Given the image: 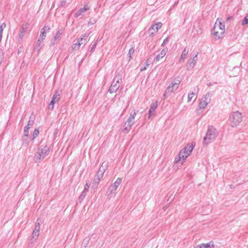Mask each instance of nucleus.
<instances>
[{"mask_svg": "<svg viewBox=\"0 0 248 248\" xmlns=\"http://www.w3.org/2000/svg\"><path fill=\"white\" fill-rule=\"evenodd\" d=\"M195 146V142H191L186 145L179 152L178 156L175 158V163L182 165L186 158L190 155Z\"/></svg>", "mask_w": 248, "mask_h": 248, "instance_id": "f257e3e1", "label": "nucleus"}, {"mask_svg": "<svg viewBox=\"0 0 248 248\" xmlns=\"http://www.w3.org/2000/svg\"><path fill=\"white\" fill-rule=\"evenodd\" d=\"M225 25L222 23L221 19L217 18L212 30V34L215 40L223 38L225 33Z\"/></svg>", "mask_w": 248, "mask_h": 248, "instance_id": "f03ea898", "label": "nucleus"}, {"mask_svg": "<svg viewBox=\"0 0 248 248\" xmlns=\"http://www.w3.org/2000/svg\"><path fill=\"white\" fill-rule=\"evenodd\" d=\"M218 135L217 130L212 126L208 127L205 136L203 138V142L207 145L215 140Z\"/></svg>", "mask_w": 248, "mask_h": 248, "instance_id": "7ed1b4c3", "label": "nucleus"}, {"mask_svg": "<svg viewBox=\"0 0 248 248\" xmlns=\"http://www.w3.org/2000/svg\"><path fill=\"white\" fill-rule=\"evenodd\" d=\"M49 153V148L45 144H42L38 147V152L34 155L35 161L43 159Z\"/></svg>", "mask_w": 248, "mask_h": 248, "instance_id": "20e7f679", "label": "nucleus"}, {"mask_svg": "<svg viewBox=\"0 0 248 248\" xmlns=\"http://www.w3.org/2000/svg\"><path fill=\"white\" fill-rule=\"evenodd\" d=\"M138 112V110H134L133 112L130 113L127 120L123 125L122 131L124 132H128L131 129L132 126L135 124V116Z\"/></svg>", "mask_w": 248, "mask_h": 248, "instance_id": "39448f33", "label": "nucleus"}, {"mask_svg": "<svg viewBox=\"0 0 248 248\" xmlns=\"http://www.w3.org/2000/svg\"><path fill=\"white\" fill-rule=\"evenodd\" d=\"M180 80L178 78H175L169 85L165 91L164 99L167 98L172 93L175 92L179 87L180 83Z\"/></svg>", "mask_w": 248, "mask_h": 248, "instance_id": "423d86ee", "label": "nucleus"}, {"mask_svg": "<svg viewBox=\"0 0 248 248\" xmlns=\"http://www.w3.org/2000/svg\"><path fill=\"white\" fill-rule=\"evenodd\" d=\"M50 28L48 26H44L41 30L39 37L37 41L36 44L34 46V50L39 51L42 47V44L46 37V32L48 31Z\"/></svg>", "mask_w": 248, "mask_h": 248, "instance_id": "0eeeda50", "label": "nucleus"}, {"mask_svg": "<svg viewBox=\"0 0 248 248\" xmlns=\"http://www.w3.org/2000/svg\"><path fill=\"white\" fill-rule=\"evenodd\" d=\"M122 81V76L118 75L115 77L109 88L108 92L110 93H116L120 87V83Z\"/></svg>", "mask_w": 248, "mask_h": 248, "instance_id": "6e6552de", "label": "nucleus"}, {"mask_svg": "<svg viewBox=\"0 0 248 248\" xmlns=\"http://www.w3.org/2000/svg\"><path fill=\"white\" fill-rule=\"evenodd\" d=\"M242 121L241 113L238 111L233 112L230 117V124L234 127L238 125Z\"/></svg>", "mask_w": 248, "mask_h": 248, "instance_id": "1a4fd4ad", "label": "nucleus"}, {"mask_svg": "<svg viewBox=\"0 0 248 248\" xmlns=\"http://www.w3.org/2000/svg\"><path fill=\"white\" fill-rule=\"evenodd\" d=\"M211 101V97L209 93H207L203 95L201 99L199 107L200 108H205L207 105Z\"/></svg>", "mask_w": 248, "mask_h": 248, "instance_id": "9d476101", "label": "nucleus"}, {"mask_svg": "<svg viewBox=\"0 0 248 248\" xmlns=\"http://www.w3.org/2000/svg\"><path fill=\"white\" fill-rule=\"evenodd\" d=\"M122 182V179L118 178L113 184L111 185L108 188L109 195H114L116 190L121 185Z\"/></svg>", "mask_w": 248, "mask_h": 248, "instance_id": "9b49d317", "label": "nucleus"}, {"mask_svg": "<svg viewBox=\"0 0 248 248\" xmlns=\"http://www.w3.org/2000/svg\"><path fill=\"white\" fill-rule=\"evenodd\" d=\"M108 162H103L101 165V166L98 170L97 172V173L94 177L96 178L97 179L100 180L102 178L103 174H104V172H105V170H106L107 168L108 167Z\"/></svg>", "mask_w": 248, "mask_h": 248, "instance_id": "f8f14e48", "label": "nucleus"}, {"mask_svg": "<svg viewBox=\"0 0 248 248\" xmlns=\"http://www.w3.org/2000/svg\"><path fill=\"white\" fill-rule=\"evenodd\" d=\"M197 55L198 53L196 54L193 58L190 59L188 61L186 65L187 70H190L193 68V67L195 66L197 61Z\"/></svg>", "mask_w": 248, "mask_h": 248, "instance_id": "ddd939ff", "label": "nucleus"}, {"mask_svg": "<svg viewBox=\"0 0 248 248\" xmlns=\"http://www.w3.org/2000/svg\"><path fill=\"white\" fill-rule=\"evenodd\" d=\"M40 232V224L39 223H37L35 225V227L32 233V239H37L38 236L39 235Z\"/></svg>", "mask_w": 248, "mask_h": 248, "instance_id": "4468645a", "label": "nucleus"}, {"mask_svg": "<svg viewBox=\"0 0 248 248\" xmlns=\"http://www.w3.org/2000/svg\"><path fill=\"white\" fill-rule=\"evenodd\" d=\"M27 29L28 26L27 24L24 25L22 26L18 34V41H21L22 40L25 33L27 32Z\"/></svg>", "mask_w": 248, "mask_h": 248, "instance_id": "2eb2a0df", "label": "nucleus"}, {"mask_svg": "<svg viewBox=\"0 0 248 248\" xmlns=\"http://www.w3.org/2000/svg\"><path fill=\"white\" fill-rule=\"evenodd\" d=\"M167 51V48L163 49L157 55L155 58V61L156 62L160 61L166 55Z\"/></svg>", "mask_w": 248, "mask_h": 248, "instance_id": "dca6fc26", "label": "nucleus"}, {"mask_svg": "<svg viewBox=\"0 0 248 248\" xmlns=\"http://www.w3.org/2000/svg\"><path fill=\"white\" fill-rule=\"evenodd\" d=\"M162 23L161 22H158L153 26L150 28V30H153L154 31L151 32L152 34L157 32L158 30L161 27Z\"/></svg>", "mask_w": 248, "mask_h": 248, "instance_id": "f3484780", "label": "nucleus"}, {"mask_svg": "<svg viewBox=\"0 0 248 248\" xmlns=\"http://www.w3.org/2000/svg\"><path fill=\"white\" fill-rule=\"evenodd\" d=\"M90 33H85L82 35V36L78 40V41L80 42L81 45L86 43L89 41V35Z\"/></svg>", "mask_w": 248, "mask_h": 248, "instance_id": "a211bd4d", "label": "nucleus"}, {"mask_svg": "<svg viewBox=\"0 0 248 248\" xmlns=\"http://www.w3.org/2000/svg\"><path fill=\"white\" fill-rule=\"evenodd\" d=\"M157 105L158 104L157 101L152 104L149 111V118H150L151 116H152L153 114L154 113L155 109L157 107Z\"/></svg>", "mask_w": 248, "mask_h": 248, "instance_id": "6ab92c4d", "label": "nucleus"}, {"mask_svg": "<svg viewBox=\"0 0 248 248\" xmlns=\"http://www.w3.org/2000/svg\"><path fill=\"white\" fill-rule=\"evenodd\" d=\"M89 9V8L87 7V5H85L84 8L80 9L78 11H77L75 14V17H78L82 15V13L88 10Z\"/></svg>", "mask_w": 248, "mask_h": 248, "instance_id": "aec40b11", "label": "nucleus"}, {"mask_svg": "<svg viewBox=\"0 0 248 248\" xmlns=\"http://www.w3.org/2000/svg\"><path fill=\"white\" fill-rule=\"evenodd\" d=\"M188 53V49L186 48H185L183 50V51L182 53L181 56L180 57V58L179 60V62H184V60L186 58Z\"/></svg>", "mask_w": 248, "mask_h": 248, "instance_id": "412c9836", "label": "nucleus"}, {"mask_svg": "<svg viewBox=\"0 0 248 248\" xmlns=\"http://www.w3.org/2000/svg\"><path fill=\"white\" fill-rule=\"evenodd\" d=\"M196 94L194 92H192L191 93H188V94L187 101L189 102L191 101L192 100H193V102H194L196 100Z\"/></svg>", "mask_w": 248, "mask_h": 248, "instance_id": "4be33fe9", "label": "nucleus"}, {"mask_svg": "<svg viewBox=\"0 0 248 248\" xmlns=\"http://www.w3.org/2000/svg\"><path fill=\"white\" fill-rule=\"evenodd\" d=\"M241 25L245 27H248V14H247L241 22Z\"/></svg>", "mask_w": 248, "mask_h": 248, "instance_id": "5701e85b", "label": "nucleus"}, {"mask_svg": "<svg viewBox=\"0 0 248 248\" xmlns=\"http://www.w3.org/2000/svg\"><path fill=\"white\" fill-rule=\"evenodd\" d=\"M60 99V95L58 91H56L55 93L54 94L52 100L54 101L55 102H57L59 101Z\"/></svg>", "mask_w": 248, "mask_h": 248, "instance_id": "b1692460", "label": "nucleus"}, {"mask_svg": "<svg viewBox=\"0 0 248 248\" xmlns=\"http://www.w3.org/2000/svg\"><path fill=\"white\" fill-rule=\"evenodd\" d=\"M62 33L63 30L62 29L59 30L54 36V39L55 40L59 39L61 37V36L62 35Z\"/></svg>", "mask_w": 248, "mask_h": 248, "instance_id": "393cba45", "label": "nucleus"}, {"mask_svg": "<svg viewBox=\"0 0 248 248\" xmlns=\"http://www.w3.org/2000/svg\"><path fill=\"white\" fill-rule=\"evenodd\" d=\"M100 181L99 179H97L96 178H94L93 185H92V188L93 189L97 188L98 185L100 182Z\"/></svg>", "mask_w": 248, "mask_h": 248, "instance_id": "a878e982", "label": "nucleus"}, {"mask_svg": "<svg viewBox=\"0 0 248 248\" xmlns=\"http://www.w3.org/2000/svg\"><path fill=\"white\" fill-rule=\"evenodd\" d=\"M6 27V24L5 23H2V24L0 26V42H1L2 38V35L3 33V31L4 29Z\"/></svg>", "mask_w": 248, "mask_h": 248, "instance_id": "bb28decb", "label": "nucleus"}, {"mask_svg": "<svg viewBox=\"0 0 248 248\" xmlns=\"http://www.w3.org/2000/svg\"><path fill=\"white\" fill-rule=\"evenodd\" d=\"M202 247H203V248H213L214 245L212 242H210L206 244H202Z\"/></svg>", "mask_w": 248, "mask_h": 248, "instance_id": "cd10ccee", "label": "nucleus"}, {"mask_svg": "<svg viewBox=\"0 0 248 248\" xmlns=\"http://www.w3.org/2000/svg\"><path fill=\"white\" fill-rule=\"evenodd\" d=\"M81 44L78 41L72 46V49L74 50H78Z\"/></svg>", "mask_w": 248, "mask_h": 248, "instance_id": "c85d7f7f", "label": "nucleus"}, {"mask_svg": "<svg viewBox=\"0 0 248 248\" xmlns=\"http://www.w3.org/2000/svg\"><path fill=\"white\" fill-rule=\"evenodd\" d=\"M87 192L82 191L80 195L78 197V200L80 202H81L85 198Z\"/></svg>", "mask_w": 248, "mask_h": 248, "instance_id": "c756f323", "label": "nucleus"}, {"mask_svg": "<svg viewBox=\"0 0 248 248\" xmlns=\"http://www.w3.org/2000/svg\"><path fill=\"white\" fill-rule=\"evenodd\" d=\"M39 134V131L38 129H35L34 131V132L32 135V138L31 139V140H33L36 137H37Z\"/></svg>", "mask_w": 248, "mask_h": 248, "instance_id": "7c9ffc66", "label": "nucleus"}, {"mask_svg": "<svg viewBox=\"0 0 248 248\" xmlns=\"http://www.w3.org/2000/svg\"><path fill=\"white\" fill-rule=\"evenodd\" d=\"M33 123H34L33 120H31V118H30V119L28 121V124L26 126L28 127L29 128H31V127L33 125Z\"/></svg>", "mask_w": 248, "mask_h": 248, "instance_id": "2f4dec72", "label": "nucleus"}, {"mask_svg": "<svg viewBox=\"0 0 248 248\" xmlns=\"http://www.w3.org/2000/svg\"><path fill=\"white\" fill-rule=\"evenodd\" d=\"M29 128L28 127L25 126L24 128V136L25 137H28L29 136Z\"/></svg>", "mask_w": 248, "mask_h": 248, "instance_id": "473e14b6", "label": "nucleus"}, {"mask_svg": "<svg viewBox=\"0 0 248 248\" xmlns=\"http://www.w3.org/2000/svg\"><path fill=\"white\" fill-rule=\"evenodd\" d=\"M134 52V47H132L129 50V52H128V55H129V57L130 59H131L132 58V56Z\"/></svg>", "mask_w": 248, "mask_h": 248, "instance_id": "72a5a7b5", "label": "nucleus"}, {"mask_svg": "<svg viewBox=\"0 0 248 248\" xmlns=\"http://www.w3.org/2000/svg\"><path fill=\"white\" fill-rule=\"evenodd\" d=\"M144 66L143 67H141L140 68V71H143L147 69V66H149V64L148 62V60L146 61V62L144 63Z\"/></svg>", "mask_w": 248, "mask_h": 248, "instance_id": "f704fd0d", "label": "nucleus"}, {"mask_svg": "<svg viewBox=\"0 0 248 248\" xmlns=\"http://www.w3.org/2000/svg\"><path fill=\"white\" fill-rule=\"evenodd\" d=\"M90 187V184H89V182H87L86 183V184L85 185V186H84V189L83 190V191L84 192H87L88 191V189H89V188Z\"/></svg>", "mask_w": 248, "mask_h": 248, "instance_id": "c9c22d12", "label": "nucleus"}, {"mask_svg": "<svg viewBox=\"0 0 248 248\" xmlns=\"http://www.w3.org/2000/svg\"><path fill=\"white\" fill-rule=\"evenodd\" d=\"M56 102L51 100L49 105L48 108L49 109H52L54 108V105Z\"/></svg>", "mask_w": 248, "mask_h": 248, "instance_id": "e433bc0d", "label": "nucleus"}, {"mask_svg": "<svg viewBox=\"0 0 248 248\" xmlns=\"http://www.w3.org/2000/svg\"><path fill=\"white\" fill-rule=\"evenodd\" d=\"M195 248H203V247H202V244L201 245H197Z\"/></svg>", "mask_w": 248, "mask_h": 248, "instance_id": "4c0bfd02", "label": "nucleus"}, {"mask_svg": "<svg viewBox=\"0 0 248 248\" xmlns=\"http://www.w3.org/2000/svg\"><path fill=\"white\" fill-rule=\"evenodd\" d=\"M65 4V1H63L61 2V6H64V5Z\"/></svg>", "mask_w": 248, "mask_h": 248, "instance_id": "58836bf2", "label": "nucleus"}, {"mask_svg": "<svg viewBox=\"0 0 248 248\" xmlns=\"http://www.w3.org/2000/svg\"><path fill=\"white\" fill-rule=\"evenodd\" d=\"M167 40H168V38H166L165 39H164V40L163 41V43L162 44V45H163V44H165Z\"/></svg>", "mask_w": 248, "mask_h": 248, "instance_id": "ea45409f", "label": "nucleus"}, {"mask_svg": "<svg viewBox=\"0 0 248 248\" xmlns=\"http://www.w3.org/2000/svg\"><path fill=\"white\" fill-rule=\"evenodd\" d=\"M96 43H95L93 45V48H94V47H95V46H96Z\"/></svg>", "mask_w": 248, "mask_h": 248, "instance_id": "a19ab883", "label": "nucleus"}, {"mask_svg": "<svg viewBox=\"0 0 248 248\" xmlns=\"http://www.w3.org/2000/svg\"><path fill=\"white\" fill-rule=\"evenodd\" d=\"M230 18H231V17H228V18H227V21H228V20H229V19H230Z\"/></svg>", "mask_w": 248, "mask_h": 248, "instance_id": "79ce46f5", "label": "nucleus"}, {"mask_svg": "<svg viewBox=\"0 0 248 248\" xmlns=\"http://www.w3.org/2000/svg\"><path fill=\"white\" fill-rule=\"evenodd\" d=\"M1 62H2L1 59L0 58V64L1 63Z\"/></svg>", "mask_w": 248, "mask_h": 248, "instance_id": "37998d69", "label": "nucleus"}, {"mask_svg": "<svg viewBox=\"0 0 248 248\" xmlns=\"http://www.w3.org/2000/svg\"><path fill=\"white\" fill-rule=\"evenodd\" d=\"M90 23H91V22H90V21H89V23H88V24H90Z\"/></svg>", "mask_w": 248, "mask_h": 248, "instance_id": "c03bdc74", "label": "nucleus"}]
</instances>
